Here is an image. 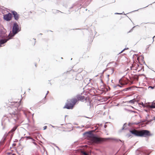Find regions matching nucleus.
<instances>
[{
  "label": "nucleus",
  "instance_id": "obj_1",
  "mask_svg": "<svg viewBox=\"0 0 155 155\" xmlns=\"http://www.w3.org/2000/svg\"><path fill=\"white\" fill-rule=\"evenodd\" d=\"M130 132L137 136L147 137L152 135L150 131L147 130H137L135 129L130 130Z\"/></svg>",
  "mask_w": 155,
  "mask_h": 155
},
{
  "label": "nucleus",
  "instance_id": "obj_2",
  "mask_svg": "<svg viewBox=\"0 0 155 155\" xmlns=\"http://www.w3.org/2000/svg\"><path fill=\"white\" fill-rule=\"evenodd\" d=\"M77 102V100L75 98L68 100L67 101L64 108L68 109H72Z\"/></svg>",
  "mask_w": 155,
  "mask_h": 155
},
{
  "label": "nucleus",
  "instance_id": "obj_3",
  "mask_svg": "<svg viewBox=\"0 0 155 155\" xmlns=\"http://www.w3.org/2000/svg\"><path fill=\"white\" fill-rule=\"evenodd\" d=\"M109 139V138H101L97 137L93 135H91L90 137V140L93 142L96 143H99L106 141Z\"/></svg>",
  "mask_w": 155,
  "mask_h": 155
},
{
  "label": "nucleus",
  "instance_id": "obj_4",
  "mask_svg": "<svg viewBox=\"0 0 155 155\" xmlns=\"http://www.w3.org/2000/svg\"><path fill=\"white\" fill-rule=\"evenodd\" d=\"M21 28H19L18 25L17 23H15L14 24L12 28L13 34H10L11 37L15 35L18 32L20 31Z\"/></svg>",
  "mask_w": 155,
  "mask_h": 155
},
{
  "label": "nucleus",
  "instance_id": "obj_5",
  "mask_svg": "<svg viewBox=\"0 0 155 155\" xmlns=\"http://www.w3.org/2000/svg\"><path fill=\"white\" fill-rule=\"evenodd\" d=\"M12 14L11 13H9L8 14L4 15V18L5 20L7 21H9L12 19Z\"/></svg>",
  "mask_w": 155,
  "mask_h": 155
},
{
  "label": "nucleus",
  "instance_id": "obj_6",
  "mask_svg": "<svg viewBox=\"0 0 155 155\" xmlns=\"http://www.w3.org/2000/svg\"><path fill=\"white\" fill-rule=\"evenodd\" d=\"M75 99L77 100V101H83L85 99V98L84 96L80 94L77 95Z\"/></svg>",
  "mask_w": 155,
  "mask_h": 155
},
{
  "label": "nucleus",
  "instance_id": "obj_7",
  "mask_svg": "<svg viewBox=\"0 0 155 155\" xmlns=\"http://www.w3.org/2000/svg\"><path fill=\"white\" fill-rule=\"evenodd\" d=\"M138 65L137 64L135 63H133L130 66V70H137Z\"/></svg>",
  "mask_w": 155,
  "mask_h": 155
},
{
  "label": "nucleus",
  "instance_id": "obj_8",
  "mask_svg": "<svg viewBox=\"0 0 155 155\" xmlns=\"http://www.w3.org/2000/svg\"><path fill=\"white\" fill-rule=\"evenodd\" d=\"M12 13L14 15L15 19L16 20H18L19 18V15L15 11H12Z\"/></svg>",
  "mask_w": 155,
  "mask_h": 155
},
{
  "label": "nucleus",
  "instance_id": "obj_9",
  "mask_svg": "<svg viewBox=\"0 0 155 155\" xmlns=\"http://www.w3.org/2000/svg\"><path fill=\"white\" fill-rule=\"evenodd\" d=\"M126 79L125 78H122L120 80L119 82L120 84L122 85L127 84L128 83L127 81H125Z\"/></svg>",
  "mask_w": 155,
  "mask_h": 155
},
{
  "label": "nucleus",
  "instance_id": "obj_10",
  "mask_svg": "<svg viewBox=\"0 0 155 155\" xmlns=\"http://www.w3.org/2000/svg\"><path fill=\"white\" fill-rule=\"evenodd\" d=\"M107 71L109 74H112L114 73V69L113 68H110L107 69Z\"/></svg>",
  "mask_w": 155,
  "mask_h": 155
},
{
  "label": "nucleus",
  "instance_id": "obj_11",
  "mask_svg": "<svg viewBox=\"0 0 155 155\" xmlns=\"http://www.w3.org/2000/svg\"><path fill=\"white\" fill-rule=\"evenodd\" d=\"M21 98L20 99L18 100V101H16L14 102L15 104V106L16 107H18L20 105V103L21 101Z\"/></svg>",
  "mask_w": 155,
  "mask_h": 155
},
{
  "label": "nucleus",
  "instance_id": "obj_12",
  "mask_svg": "<svg viewBox=\"0 0 155 155\" xmlns=\"http://www.w3.org/2000/svg\"><path fill=\"white\" fill-rule=\"evenodd\" d=\"M149 106L150 107L152 108H155V103L149 104Z\"/></svg>",
  "mask_w": 155,
  "mask_h": 155
},
{
  "label": "nucleus",
  "instance_id": "obj_13",
  "mask_svg": "<svg viewBox=\"0 0 155 155\" xmlns=\"http://www.w3.org/2000/svg\"><path fill=\"white\" fill-rule=\"evenodd\" d=\"M7 40L6 39H3L1 40L0 41V45L3 44L5 42H6L7 41Z\"/></svg>",
  "mask_w": 155,
  "mask_h": 155
},
{
  "label": "nucleus",
  "instance_id": "obj_14",
  "mask_svg": "<svg viewBox=\"0 0 155 155\" xmlns=\"http://www.w3.org/2000/svg\"><path fill=\"white\" fill-rule=\"evenodd\" d=\"M136 100L135 99H134L133 100H130V101H128L127 102L128 103H131V104H134V103L136 102Z\"/></svg>",
  "mask_w": 155,
  "mask_h": 155
},
{
  "label": "nucleus",
  "instance_id": "obj_15",
  "mask_svg": "<svg viewBox=\"0 0 155 155\" xmlns=\"http://www.w3.org/2000/svg\"><path fill=\"white\" fill-rule=\"evenodd\" d=\"M17 127L15 126L13 127V128L9 132V133H12L15 131Z\"/></svg>",
  "mask_w": 155,
  "mask_h": 155
},
{
  "label": "nucleus",
  "instance_id": "obj_16",
  "mask_svg": "<svg viewBox=\"0 0 155 155\" xmlns=\"http://www.w3.org/2000/svg\"><path fill=\"white\" fill-rule=\"evenodd\" d=\"M81 155H88L87 153L84 151H81Z\"/></svg>",
  "mask_w": 155,
  "mask_h": 155
},
{
  "label": "nucleus",
  "instance_id": "obj_17",
  "mask_svg": "<svg viewBox=\"0 0 155 155\" xmlns=\"http://www.w3.org/2000/svg\"><path fill=\"white\" fill-rule=\"evenodd\" d=\"M143 58V57L142 56H140L139 57H138L137 58V60L139 62H140V59H142Z\"/></svg>",
  "mask_w": 155,
  "mask_h": 155
},
{
  "label": "nucleus",
  "instance_id": "obj_18",
  "mask_svg": "<svg viewBox=\"0 0 155 155\" xmlns=\"http://www.w3.org/2000/svg\"><path fill=\"white\" fill-rule=\"evenodd\" d=\"M119 65V63L118 62H116L115 64V65H114V66L115 67H116L117 66H118Z\"/></svg>",
  "mask_w": 155,
  "mask_h": 155
},
{
  "label": "nucleus",
  "instance_id": "obj_19",
  "mask_svg": "<svg viewBox=\"0 0 155 155\" xmlns=\"http://www.w3.org/2000/svg\"><path fill=\"white\" fill-rule=\"evenodd\" d=\"M28 139H32V138L31 137L29 136L26 137Z\"/></svg>",
  "mask_w": 155,
  "mask_h": 155
},
{
  "label": "nucleus",
  "instance_id": "obj_20",
  "mask_svg": "<svg viewBox=\"0 0 155 155\" xmlns=\"http://www.w3.org/2000/svg\"><path fill=\"white\" fill-rule=\"evenodd\" d=\"M47 128V126H45L44 127V130L46 129Z\"/></svg>",
  "mask_w": 155,
  "mask_h": 155
},
{
  "label": "nucleus",
  "instance_id": "obj_21",
  "mask_svg": "<svg viewBox=\"0 0 155 155\" xmlns=\"http://www.w3.org/2000/svg\"><path fill=\"white\" fill-rule=\"evenodd\" d=\"M106 127H107V125H106V124L104 125V127L105 128H106Z\"/></svg>",
  "mask_w": 155,
  "mask_h": 155
},
{
  "label": "nucleus",
  "instance_id": "obj_22",
  "mask_svg": "<svg viewBox=\"0 0 155 155\" xmlns=\"http://www.w3.org/2000/svg\"><path fill=\"white\" fill-rule=\"evenodd\" d=\"M124 50H125V49H124V50H122V51L120 53H122V52H123V51H124Z\"/></svg>",
  "mask_w": 155,
  "mask_h": 155
},
{
  "label": "nucleus",
  "instance_id": "obj_23",
  "mask_svg": "<svg viewBox=\"0 0 155 155\" xmlns=\"http://www.w3.org/2000/svg\"><path fill=\"white\" fill-rule=\"evenodd\" d=\"M103 56H101L100 58H101V59H102V58H103Z\"/></svg>",
  "mask_w": 155,
  "mask_h": 155
},
{
  "label": "nucleus",
  "instance_id": "obj_24",
  "mask_svg": "<svg viewBox=\"0 0 155 155\" xmlns=\"http://www.w3.org/2000/svg\"><path fill=\"white\" fill-rule=\"evenodd\" d=\"M154 120H155V117H154Z\"/></svg>",
  "mask_w": 155,
  "mask_h": 155
},
{
  "label": "nucleus",
  "instance_id": "obj_25",
  "mask_svg": "<svg viewBox=\"0 0 155 155\" xmlns=\"http://www.w3.org/2000/svg\"><path fill=\"white\" fill-rule=\"evenodd\" d=\"M12 155H15V154H12Z\"/></svg>",
  "mask_w": 155,
  "mask_h": 155
},
{
  "label": "nucleus",
  "instance_id": "obj_26",
  "mask_svg": "<svg viewBox=\"0 0 155 155\" xmlns=\"http://www.w3.org/2000/svg\"><path fill=\"white\" fill-rule=\"evenodd\" d=\"M151 87V88H153V87Z\"/></svg>",
  "mask_w": 155,
  "mask_h": 155
},
{
  "label": "nucleus",
  "instance_id": "obj_27",
  "mask_svg": "<svg viewBox=\"0 0 155 155\" xmlns=\"http://www.w3.org/2000/svg\"><path fill=\"white\" fill-rule=\"evenodd\" d=\"M1 46H0V47Z\"/></svg>",
  "mask_w": 155,
  "mask_h": 155
}]
</instances>
